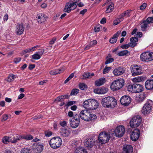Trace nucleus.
<instances>
[{
    "mask_svg": "<svg viewBox=\"0 0 153 153\" xmlns=\"http://www.w3.org/2000/svg\"><path fill=\"white\" fill-rule=\"evenodd\" d=\"M52 133L51 131H46L45 132V135L48 137L52 135Z\"/></svg>",
    "mask_w": 153,
    "mask_h": 153,
    "instance_id": "60",
    "label": "nucleus"
},
{
    "mask_svg": "<svg viewBox=\"0 0 153 153\" xmlns=\"http://www.w3.org/2000/svg\"><path fill=\"white\" fill-rule=\"evenodd\" d=\"M56 40V38H53L50 41L49 43L51 45H52L53 44L55 41Z\"/></svg>",
    "mask_w": 153,
    "mask_h": 153,
    "instance_id": "63",
    "label": "nucleus"
},
{
    "mask_svg": "<svg viewBox=\"0 0 153 153\" xmlns=\"http://www.w3.org/2000/svg\"><path fill=\"white\" fill-rule=\"evenodd\" d=\"M64 99V96L63 95L57 97L55 100L58 102H60L62 101Z\"/></svg>",
    "mask_w": 153,
    "mask_h": 153,
    "instance_id": "49",
    "label": "nucleus"
},
{
    "mask_svg": "<svg viewBox=\"0 0 153 153\" xmlns=\"http://www.w3.org/2000/svg\"><path fill=\"white\" fill-rule=\"evenodd\" d=\"M138 41V39L136 37H132L130 39V41L131 42H130V44L131 45H134V47L137 44V42Z\"/></svg>",
    "mask_w": 153,
    "mask_h": 153,
    "instance_id": "34",
    "label": "nucleus"
},
{
    "mask_svg": "<svg viewBox=\"0 0 153 153\" xmlns=\"http://www.w3.org/2000/svg\"><path fill=\"white\" fill-rule=\"evenodd\" d=\"M33 139V136L30 135L20 136L18 134H16L12 138L13 140H11V142L12 143H16L18 141L21 140L22 139L30 140Z\"/></svg>",
    "mask_w": 153,
    "mask_h": 153,
    "instance_id": "12",
    "label": "nucleus"
},
{
    "mask_svg": "<svg viewBox=\"0 0 153 153\" xmlns=\"http://www.w3.org/2000/svg\"><path fill=\"white\" fill-rule=\"evenodd\" d=\"M74 153H87V152L83 148L78 147L75 150Z\"/></svg>",
    "mask_w": 153,
    "mask_h": 153,
    "instance_id": "31",
    "label": "nucleus"
},
{
    "mask_svg": "<svg viewBox=\"0 0 153 153\" xmlns=\"http://www.w3.org/2000/svg\"><path fill=\"white\" fill-rule=\"evenodd\" d=\"M133 45L132 44V45H131L130 44V43H129L128 44H126V45H124L121 46V48L123 49H126L128 48L129 47L133 48L134 47V45Z\"/></svg>",
    "mask_w": 153,
    "mask_h": 153,
    "instance_id": "41",
    "label": "nucleus"
},
{
    "mask_svg": "<svg viewBox=\"0 0 153 153\" xmlns=\"http://www.w3.org/2000/svg\"><path fill=\"white\" fill-rule=\"evenodd\" d=\"M89 101V99L85 100L83 103V105L85 108H87L88 107Z\"/></svg>",
    "mask_w": 153,
    "mask_h": 153,
    "instance_id": "47",
    "label": "nucleus"
},
{
    "mask_svg": "<svg viewBox=\"0 0 153 153\" xmlns=\"http://www.w3.org/2000/svg\"><path fill=\"white\" fill-rule=\"evenodd\" d=\"M76 4L77 3L76 2H72L71 3V7L72 10H74L77 7Z\"/></svg>",
    "mask_w": 153,
    "mask_h": 153,
    "instance_id": "53",
    "label": "nucleus"
},
{
    "mask_svg": "<svg viewBox=\"0 0 153 153\" xmlns=\"http://www.w3.org/2000/svg\"><path fill=\"white\" fill-rule=\"evenodd\" d=\"M62 143V139L59 137L52 138L49 141L50 146L53 149H57L59 148Z\"/></svg>",
    "mask_w": 153,
    "mask_h": 153,
    "instance_id": "5",
    "label": "nucleus"
},
{
    "mask_svg": "<svg viewBox=\"0 0 153 153\" xmlns=\"http://www.w3.org/2000/svg\"><path fill=\"white\" fill-rule=\"evenodd\" d=\"M125 128L123 126H117L115 130L111 129L110 133L112 136L114 135L118 137H121L124 134L125 132Z\"/></svg>",
    "mask_w": 153,
    "mask_h": 153,
    "instance_id": "4",
    "label": "nucleus"
},
{
    "mask_svg": "<svg viewBox=\"0 0 153 153\" xmlns=\"http://www.w3.org/2000/svg\"><path fill=\"white\" fill-rule=\"evenodd\" d=\"M90 73H84L82 75V79H86L90 77Z\"/></svg>",
    "mask_w": 153,
    "mask_h": 153,
    "instance_id": "44",
    "label": "nucleus"
},
{
    "mask_svg": "<svg viewBox=\"0 0 153 153\" xmlns=\"http://www.w3.org/2000/svg\"><path fill=\"white\" fill-rule=\"evenodd\" d=\"M79 91L78 89H73L71 91L70 95L72 96L76 95L79 93Z\"/></svg>",
    "mask_w": 153,
    "mask_h": 153,
    "instance_id": "39",
    "label": "nucleus"
},
{
    "mask_svg": "<svg viewBox=\"0 0 153 153\" xmlns=\"http://www.w3.org/2000/svg\"><path fill=\"white\" fill-rule=\"evenodd\" d=\"M140 58L143 62L151 61L153 60V53L149 52H144L140 55Z\"/></svg>",
    "mask_w": 153,
    "mask_h": 153,
    "instance_id": "10",
    "label": "nucleus"
},
{
    "mask_svg": "<svg viewBox=\"0 0 153 153\" xmlns=\"http://www.w3.org/2000/svg\"><path fill=\"white\" fill-rule=\"evenodd\" d=\"M125 71V70L123 68L119 67L114 69L113 73L115 76H118L123 74Z\"/></svg>",
    "mask_w": 153,
    "mask_h": 153,
    "instance_id": "16",
    "label": "nucleus"
},
{
    "mask_svg": "<svg viewBox=\"0 0 153 153\" xmlns=\"http://www.w3.org/2000/svg\"><path fill=\"white\" fill-rule=\"evenodd\" d=\"M148 24L145 21H143L141 24V30L143 31H145L146 30L148 26Z\"/></svg>",
    "mask_w": 153,
    "mask_h": 153,
    "instance_id": "35",
    "label": "nucleus"
},
{
    "mask_svg": "<svg viewBox=\"0 0 153 153\" xmlns=\"http://www.w3.org/2000/svg\"><path fill=\"white\" fill-rule=\"evenodd\" d=\"M105 82V79L104 78H101L95 82V85L97 86H100L103 85Z\"/></svg>",
    "mask_w": 153,
    "mask_h": 153,
    "instance_id": "29",
    "label": "nucleus"
},
{
    "mask_svg": "<svg viewBox=\"0 0 153 153\" xmlns=\"http://www.w3.org/2000/svg\"><path fill=\"white\" fill-rule=\"evenodd\" d=\"M60 125L63 127H64L66 126L67 123L65 121L61 122L60 123Z\"/></svg>",
    "mask_w": 153,
    "mask_h": 153,
    "instance_id": "59",
    "label": "nucleus"
},
{
    "mask_svg": "<svg viewBox=\"0 0 153 153\" xmlns=\"http://www.w3.org/2000/svg\"><path fill=\"white\" fill-rule=\"evenodd\" d=\"M91 104V107L90 108L91 110H94L97 109L99 105L97 101L95 100L92 99Z\"/></svg>",
    "mask_w": 153,
    "mask_h": 153,
    "instance_id": "24",
    "label": "nucleus"
},
{
    "mask_svg": "<svg viewBox=\"0 0 153 153\" xmlns=\"http://www.w3.org/2000/svg\"><path fill=\"white\" fill-rule=\"evenodd\" d=\"M79 116L82 119L87 121L94 120L97 118L95 115L90 113L87 109L82 110L79 114Z\"/></svg>",
    "mask_w": 153,
    "mask_h": 153,
    "instance_id": "2",
    "label": "nucleus"
},
{
    "mask_svg": "<svg viewBox=\"0 0 153 153\" xmlns=\"http://www.w3.org/2000/svg\"><path fill=\"white\" fill-rule=\"evenodd\" d=\"M117 40V38L114 35L113 37L110 39L109 42L111 43H114L116 42Z\"/></svg>",
    "mask_w": 153,
    "mask_h": 153,
    "instance_id": "48",
    "label": "nucleus"
},
{
    "mask_svg": "<svg viewBox=\"0 0 153 153\" xmlns=\"http://www.w3.org/2000/svg\"><path fill=\"white\" fill-rule=\"evenodd\" d=\"M84 145L86 147L91 148L94 145L93 141L91 139L86 140L84 141Z\"/></svg>",
    "mask_w": 153,
    "mask_h": 153,
    "instance_id": "28",
    "label": "nucleus"
},
{
    "mask_svg": "<svg viewBox=\"0 0 153 153\" xmlns=\"http://www.w3.org/2000/svg\"><path fill=\"white\" fill-rule=\"evenodd\" d=\"M131 70L132 76H133L139 75L143 74L141 67L139 65H131Z\"/></svg>",
    "mask_w": 153,
    "mask_h": 153,
    "instance_id": "8",
    "label": "nucleus"
},
{
    "mask_svg": "<svg viewBox=\"0 0 153 153\" xmlns=\"http://www.w3.org/2000/svg\"><path fill=\"white\" fill-rule=\"evenodd\" d=\"M16 33L19 35L22 34L25 30V27L22 24H18L16 26Z\"/></svg>",
    "mask_w": 153,
    "mask_h": 153,
    "instance_id": "17",
    "label": "nucleus"
},
{
    "mask_svg": "<svg viewBox=\"0 0 153 153\" xmlns=\"http://www.w3.org/2000/svg\"><path fill=\"white\" fill-rule=\"evenodd\" d=\"M43 149V145L40 143H35L32 146V150L34 153H41Z\"/></svg>",
    "mask_w": 153,
    "mask_h": 153,
    "instance_id": "13",
    "label": "nucleus"
},
{
    "mask_svg": "<svg viewBox=\"0 0 153 153\" xmlns=\"http://www.w3.org/2000/svg\"><path fill=\"white\" fill-rule=\"evenodd\" d=\"M21 153H31V151L29 149L24 148L21 150Z\"/></svg>",
    "mask_w": 153,
    "mask_h": 153,
    "instance_id": "45",
    "label": "nucleus"
},
{
    "mask_svg": "<svg viewBox=\"0 0 153 153\" xmlns=\"http://www.w3.org/2000/svg\"><path fill=\"white\" fill-rule=\"evenodd\" d=\"M75 102H73V101H69L66 104V106H69L71 105H72L74 104V103Z\"/></svg>",
    "mask_w": 153,
    "mask_h": 153,
    "instance_id": "62",
    "label": "nucleus"
},
{
    "mask_svg": "<svg viewBox=\"0 0 153 153\" xmlns=\"http://www.w3.org/2000/svg\"><path fill=\"white\" fill-rule=\"evenodd\" d=\"M79 87L80 89L83 90H85L88 87L87 85L84 83L79 84Z\"/></svg>",
    "mask_w": 153,
    "mask_h": 153,
    "instance_id": "40",
    "label": "nucleus"
},
{
    "mask_svg": "<svg viewBox=\"0 0 153 153\" xmlns=\"http://www.w3.org/2000/svg\"><path fill=\"white\" fill-rule=\"evenodd\" d=\"M39 55L37 54V53H35L32 56V59L35 60H38L39 59L41 58Z\"/></svg>",
    "mask_w": 153,
    "mask_h": 153,
    "instance_id": "43",
    "label": "nucleus"
},
{
    "mask_svg": "<svg viewBox=\"0 0 153 153\" xmlns=\"http://www.w3.org/2000/svg\"><path fill=\"white\" fill-rule=\"evenodd\" d=\"M78 121H76L74 119H71L69 120V124L70 126L73 128H75L77 127L79 123Z\"/></svg>",
    "mask_w": 153,
    "mask_h": 153,
    "instance_id": "23",
    "label": "nucleus"
},
{
    "mask_svg": "<svg viewBox=\"0 0 153 153\" xmlns=\"http://www.w3.org/2000/svg\"><path fill=\"white\" fill-rule=\"evenodd\" d=\"M124 83V81L123 79H118L115 80L111 84V88L113 91L119 90L123 86Z\"/></svg>",
    "mask_w": 153,
    "mask_h": 153,
    "instance_id": "7",
    "label": "nucleus"
},
{
    "mask_svg": "<svg viewBox=\"0 0 153 153\" xmlns=\"http://www.w3.org/2000/svg\"><path fill=\"white\" fill-rule=\"evenodd\" d=\"M146 3H144L142 4L140 7V9L141 10L144 9L146 7Z\"/></svg>",
    "mask_w": 153,
    "mask_h": 153,
    "instance_id": "61",
    "label": "nucleus"
},
{
    "mask_svg": "<svg viewBox=\"0 0 153 153\" xmlns=\"http://www.w3.org/2000/svg\"><path fill=\"white\" fill-rule=\"evenodd\" d=\"M128 91L133 93H139L143 91V88L142 85L140 84H133L130 85L127 87Z\"/></svg>",
    "mask_w": 153,
    "mask_h": 153,
    "instance_id": "6",
    "label": "nucleus"
},
{
    "mask_svg": "<svg viewBox=\"0 0 153 153\" xmlns=\"http://www.w3.org/2000/svg\"><path fill=\"white\" fill-rule=\"evenodd\" d=\"M71 10L72 9L71 8V3H66L64 9V11L69 13L71 11Z\"/></svg>",
    "mask_w": 153,
    "mask_h": 153,
    "instance_id": "30",
    "label": "nucleus"
},
{
    "mask_svg": "<svg viewBox=\"0 0 153 153\" xmlns=\"http://www.w3.org/2000/svg\"><path fill=\"white\" fill-rule=\"evenodd\" d=\"M117 100L114 97H107L103 98L101 100V104L104 107L112 108L117 105Z\"/></svg>",
    "mask_w": 153,
    "mask_h": 153,
    "instance_id": "1",
    "label": "nucleus"
},
{
    "mask_svg": "<svg viewBox=\"0 0 153 153\" xmlns=\"http://www.w3.org/2000/svg\"><path fill=\"white\" fill-rule=\"evenodd\" d=\"M128 53L129 52L128 50H123L118 53V55L120 56H123L127 55Z\"/></svg>",
    "mask_w": 153,
    "mask_h": 153,
    "instance_id": "38",
    "label": "nucleus"
},
{
    "mask_svg": "<svg viewBox=\"0 0 153 153\" xmlns=\"http://www.w3.org/2000/svg\"><path fill=\"white\" fill-rule=\"evenodd\" d=\"M44 51L45 50L44 49H42L40 50L39 51L36 52V53H37V54L41 56L43 54Z\"/></svg>",
    "mask_w": 153,
    "mask_h": 153,
    "instance_id": "58",
    "label": "nucleus"
},
{
    "mask_svg": "<svg viewBox=\"0 0 153 153\" xmlns=\"http://www.w3.org/2000/svg\"><path fill=\"white\" fill-rule=\"evenodd\" d=\"M107 91V88L103 87L95 89L94 91L95 93L98 94H104L106 93Z\"/></svg>",
    "mask_w": 153,
    "mask_h": 153,
    "instance_id": "19",
    "label": "nucleus"
},
{
    "mask_svg": "<svg viewBox=\"0 0 153 153\" xmlns=\"http://www.w3.org/2000/svg\"><path fill=\"white\" fill-rule=\"evenodd\" d=\"M8 118V116L6 114H4L2 116V118L1 120V121H4L7 120Z\"/></svg>",
    "mask_w": 153,
    "mask_h": 153,
    "instance_id": "56",
    "label": "nucleus"
},
{
    "mask_svg": "<svg viewBox=\"0 0 153 153\" xmlns=\"http://www.w3.org/2000/svg\"><path fill=\"white\" fill-rule=\"evenodd\" d=\"M36 18H37L38 22L40 23L44 22L47 19L46 15L42 14L37 15Z\"/></svg>",
    "mask_w": 153,
    "mask_h": 153,
    "instance_id": "21",
    "label": "nucleus"
},
{
    "mask_svg": "<svg viewBox=\"0 0 153 153\" xmlns=\"http://www.w3.org/2000/svg\"><path fill=\"white\" fill-rule=\"evenodd\" d=\"M120 102L123 105L127 106L131 103V99L128 96H124L120 99Z\"/></svg>",
    "mask_w": 153,
    "mask_h": 153,
    "instance_id": "14",
    "label": "nucleus"
},
{
    "mask_svg": "<svg viewBox=\"0 0 153 153\" xmlns=\"http://www.w3.org/2000/svg\"><path fill=\"white\" fill-rule=\"evenodd\" d=\"M21 59L20 57H17L14 58L13 61L14 62L17 64L21 60Z\"/></svg>",
    "mask_w": 153,
    "mask_h": 153,
    "instance_id": "57",
    "label": "nucleus"
},
{
    "mask_svg": "<svg viewBox=\"0 0 153 153\" xmlns=\"http://www.w3.org/2000/svg\"><path fill=\"white\" fill-rule=\"evenodd\" d=\"M146 88L149 90L153 89V79H148L145 82Z\"/></svg>",
    "mask_w": 153,
    "mask_h": 153,
    "instance_id": "18",
    "label": "nucleus"
},
{
    "mask_svg": "<svg viewBox=\"0 0 153 153\" xmlns=\"http://www.w3.org/2000/svg\"><path fill=\"white\" fill-rule=\"evenodd\" d=\"M16 77V76L15 75L12 74H10L8 77L7 81L9 82H11L13 81Z\"/></svg>",
    "mask_w": 153,
    "mask_h": 153,
    "instance_id": "42",
    "label": "nucleus"
},
{
    "mask_svg": "<svg viewBox=\"0 0 153 153\" xmlns=\"http://www.w3.org/2000/svg\"><path fill=\"white\" fill-rule=\"evenodd\" d=\"M145 21L147 22V23H148V24L150 23H153V18L152 17H149L146 19V20H145Z\"/></svg>",
    "mask_w": 153,
    "mask_h": 153,
    "instance_id": "52",
    "label": "nucleus"
},
{
    "mask_svg": "<svg viewBox=\"0 0 153 153\" xmlns=\"http://www.w3.org/2000/svg\"><path fill=\"white\" fill-rule=\"evenodd\" d=\"M142 120L140 117L137 115L133 117L130 122V126L132 128H135L138 127L141 123Z\"/></svg>",
    "mask_w": 153,
    "mask_h": 153,
    "instance_id": "11",
    "label": "nucleus"
},
{
    "mask_svg": "<svg viewBox=\"0 0 153 153\" xmlns=\"http://www.w3.org/2000/svg\"><path fill=\"white\" fill-rule=\"evenodd\" d=\"M12 139L9 137L4 136L2 139V141L4 144H7L8 143L11 142Z\"/></svg>",
    "mask_w": 153,
    "mask_h": 153,
    "instance_id": "32",
    "label": "nucleus"
},
{
    "mask_svg": "<svg viewBox=\"0 0 153 153\" xmlns=\"http://www.w3.org/2000/svg\"><path fill=\"white\" fill-rule=\"evenodd\" d=\"M97 44V41L96 40H94L91 41L89 43L90 46L92 47L94 46Z\"/></svg>",
    "mask_w": 153,
    "mask_h": 153,
    "instance_id": "55",
    "label": "nucleus"
},
{
    "mask_svg": "<svg viewBox=\"0 0 153 153\" xmlns=\"http://www.w3.org/2000/svg\"><path fill=\"white\" fill-rule=\"evenodd\" d=\"M114 9V4L113 3H112L108 7L105 11V13H110Z\"/></svg>",
    "mask_w": 153,
    "mask_h": 153,
    "instance_id": "33",
    "label": "nucleus"
},
{
    "mask_svg": "<svg viewBox=\"0 0 153 153\" xmlns=\"http://www.w3.org/2000/svg\"><path fill=\"white\" fill-rule=\"evenodd\" d=\"M123 150L125 153H132L133 151L132 146L131 145H124Z\"/></svg>",
    "mask_w": 153,
    "mask_h": 153,
    "instance_id": "20",
    "label": "nucleus"
},
{
    "mask_svg": "<svg viewBox=\"0 0 153 153\" xmlns=\"http://www.w3.org/2000/svg\"><path fill=\"white\" fill-rule=\"evenodd\" d=\"M74 76V73L71 74L65 80L64 83L66 84Z\"/></svg>",
    "mask_w": 153,
    "mask_h": 153,
    "instance_id": "46",
    "label": "nucleus"
},
{
    "mask_svg": "<svg viewBox=\"0 0 153 153\" xmlns=\"http://www.w3.org/2000/svg\"><path fill=\"white\" fill-rule=\"evenodd\" d=\"M114 61V59L113 58H109L107 59V60L106 61L105 64H107L109 63H110Z\"/></svg>",
    "mask_w": 153,
    "mask_h": 153,
    "instance_id": "54",
    "label": "nucleus"
},
{
    "mask_svg": "<svg viewBox=\"0 0 153 153\" xmlns=\"http://www.w3.org/2000/svg\"><path fill=\"white\" fill-rule=\"evenodd\" d=\"M131 11V10H127L122 13L120 15V16H121L122 18H123L125 16L129 17L130 16V13Z\"/></svg>",
    "mask_w": 153,
    "mask_h": 153,
    "instance_id": "36",
    "label": "nucleus"
},
{
    "mask_svg": "<svg viewBox=\"0 0 153 153\" xmlns=\"http://www.w3.org/2000/svg\"><path fill=\"white\" fill-rule=\"evenodd\" d=\"M73 115H74V114H73V112L72 111H70L68 112V116L69 117H73Z\"/></svg>",
    "mask_w": 153,
    "mask_h": 153,
    "instance_id": "64",
    "label": "nucleus"
},
{
    "mask_svg": "<svg viewBox=\"0 0 153 153\" xmlns=\"http://www.w3.org/2000/svg\"><path fill=\"white\" fill-rule=\"evenodd\" d=\"M146 77L143 76H140L134 78L132 79V81L134 82H143L146 79Z\"/></svg>",
    "mask_w": 153,
    "mask_h": 153,
    "instance_id": "22",
    "label": "nucleus"
},
{
    "mask_svg": "<svg viewBox=\"0 0 153 153\" xmlns=\"http://www.w3.org/2000/svg\"><path fill=\"white\" fill-rule=\"evenodd\" d=\"M140 131L137 129H134L131 135V138L134 141H136L140 136Z\"/></svg>",
    "mask_w": 153,
    "mask_h": 153,
    "instance_id": "15",
    "label": "nucleus"
},
{
    "mask_svg": "<svg viewBox=\"0 0 153 153\" xmlns=\"http://www.w3.org/2000/svg\"><path fill=\"white\" fill-rule=\"evenodd\" d=\"M109 131V134L105 131L101 132L99 134L98 140L101 144H105L108 142L110 138L112 137Z\"/></svg>",
    "mask_w": 153,
    "mask_h": 153,
    "instance_id": "3",
    "label": "nucleus"
},
{
    "mask_svg": "<svg viewBox=\"0 0 153 153\" xmlns=\"http://www.w3.org/2000/svg\"><path fill=\"white\" fill-rule=\"evenodd\" d=\"M111 68V67H105L103 70V74H105L108 73L110 70Z\"/></svg>",
    "mask_w": 153,
    "mask_h": 153,
    "instance_id": "50",
    "label": "nucleus"
},
{
    "mask_svg": "<svg viewBox=\"0 0 153 153\" xmlns=\"http://www.w3.org/2000/svg\"><path fill=\"white\" fill-rule=\"evenodd\" d=\"M123 18H122L121 16H120L119 18L117 19L114 21L113 22V25H116L118 24L121 21H123Z\"/></svg>",
    "mask_w": 153,
    "mask_h": 153,
    "instance_id": "37",
    "label": "nucleus"
},
{
    "mask_svg": "<svg viewBox=\"0 0 153 153\" xmlns=\"http://www.w3.org/2000/svg\"><path fill=\"white\" fill-rule=\"evenodd\" d=\"M146 97V94L144 93H141L137 97L136 100L138 102H141L144 100Z\"/></svg>",
    "mask_w": 153,
    "mask_h": 153,
    "instance_id": "26",
    "label": "nucleus"
},
{
    "mask_svg": "<svg viewBox=\"0 0 153 153\" xmlns=\"http://www.w3.org/2000/svg\"><path fill=\"white\" fill-rule=\"evenodd\" d=\"M153 104V102L152 100L148 101L143 106L141 111L142 113L145 115L150 113Z\"/></svg>",
    "mask_w": 153,
    "mask_h": 153,
    "instance_id": "9",
    "label": "nucleus"
},
{
    "mask_svg": "<svg viewBox=\"0 0 153 153\" xmlns=\"http://www.w3.org/2000/svg\"><path fill=\"white\" fill-rule=\"evenodd\" d=\"M64 70L63 68H61L56 70L51 71H50V74L51 75L57 74L63 72Z\"/></svg>",
    "mask_w": 153,
    "mask_h": 153,
    "instance_id": "27",
    "label": "nucleus"
},
{
    "mask_svg": "<svg viewBox=\"0 0 153 153\" xmlns=\"http://www.w3.org/2000/svg\"><path fill=\"white\" fill-rule=\"evenodd\" d=\"M70 133V131L66 129L62 128L61 129L60 134L63 137H68Z\"/></svg>",
    "mask_w": 153,
    "mask_h": 153,
    "instance_id": "25",
    "label": "nucleus"
},
{
    "mask_svg": "<svg viewBox=\"0 0 153 153\" xmlns=\"http://www.w3.org/2000/svg\"><path fill=\"white\" fill-rule=\"evenodd\" d=\"M80 116L78 114H76L74 116V117L72 119H74L76 121H78L79 122H80Z\"/></svg>",
    "mask_w": 153,
    "mask_h": 153,
    "instance_id": "51",
    "label": "nucleus"
}]
</instances>
